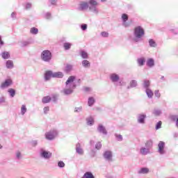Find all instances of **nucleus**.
<instances>
[{
  "instance_id": "1",
  "label": "nucleus",
  "mask_w": 178,
  "mask_h": 178,
  "mask_svg": "<svg viewBox=\"0 0 178 178\" xmlns=\"http://www.w3.org/2000/svg\"><path fill=\"white\" fill-rule=\"evenodd\" d=\"M98 2L97 0H89L88 2L81 1L79 3V10H87L89 9L92 13L95 15H98L99 13V10H98Z\"/></svg>"
},
{
  "instance_id": "2",
  "label": "nucleus",
  "mask_w": 178,
  "mask_h": 178,
  "mask_svg": "<svg viewBox=\"0 0 178 178\" xmlns=\"http://www.w3.org/2000/svg\"><path fill=\"white\" fill-rule=\"evenodd\" d=\"M40 58L43 62L49 63L52 60V52L48 49L44 50L41 53Z\"/></svg>"
},
{
  "instance_id": "3",
  "label": "nucleus",
  "mask_w": 178,
  "mask_h": 178,
  "mask_svg": "<svg viewBox=\"0 0 178 178\" xmlns=\"http://www.w3.org/2000/svg\"><path fill=\"white\" fill-rule=\"evenodd\" d=\"M58 134H59V132H58V130L52 129L45 133V138L49 141H52V140H55V138H56V136H58Z\"/></svg>"
},
{
  "instance_id": "4",
  "label": "nucleus",
  "mask_w": 178,
  "mask_h": 178,
  "mask_svg": "<svg viewBox=\"0 0 178 178\" xmlns=\"http://www.w3.org/2000/svg\"><path fill=\"white\" fill-rule=\"evenodd\" d=\"M134 37H144L145 35V31L144 30V28L141 26H138L134 28Z\"/></svg>"
},
{
  "instance_id": "5",
  "label": "nucleus",
  "mask_w": 178,
  "mask_h": 178,
  "mask_svg": "<svg viewBox=\"0 0 178 178\" xmlns=\"http://www.w3.org/2000/svg\"><path fill=\"white\" fill-rule=\"evenodd\" d=\"M39 152L41 158L44 159H49L52 156V153L45 150L44 148H40Z\"/></svg>"
},
{
  "instance_id": "6",
  "label": "nucleus",
  "mask_w": 178,
  "mask_h": 178,
  "mask_svg": "<svg viewBox=\"0 0 178 178\" xmlns=\"http://www.w3.org/2000/svg\"><path fill=\"white\" fill-rule=\"evenodd\" d=\"M165 142L161 140L158 143V151L157 152H159V154L160 155H165V154H166V150L165 149Z\"/></svg>"
},
{
  "instance_id": "7",
  "label": "nucleus",
  "mask_w": 178,
  "mask_h": 178,
  "mask_svg": "<svg viewBox=\"0 0 178 178\" xmlns=\"http://www.w3.org/2000/svg\"><path fill=\"white\" fill-rule=\"evenodd\" d=\"M145 119H147V114L140 113V114H138V115L137 122L140 124H145Z\"/></svg>"
},
{
  "instance_id": "8",
  "label": "nucleus",
  "mask_w": 178,
  "mask_h": 178,
  "mask_svg": "<svg viewBox=\"0 0 178 178\" xmlns=\"http://www.w3.org/2000/svg\"><path fill=\"white\" fill-rule=\"evenodd\" d=\"M97 131L100 133V134H103L104 136H108V131L106 128L102 125V124H99L97 126Z\"/></svg>"
},
{
  "instance_id": "9",
  "label": "nucleus",
  "mask_w": 178,
  "mask_h": 178,
  "mask_svg": "<svg viewBox=\"0 0 178 178\" xmlns=\"http://www.w3.org/2000/svg\"><path fill=\"white\" fill-rule=\"evenodd\" d=\"M110 80L112 83H118L120 80V76L116 73H113L110 74Z\"/></svg>"
},
{
  "instance_id": "10",
  "label": "nucleus",
  "mask_w": 178,
  "mask_h": 178,
  "mask_svg": "<svg viewBox=\"0 0 178 178\" xmlns=\"http://www.w3.org/2000/svg\"><path fill=\"white\" fill-rule=\"evenodd\" d=\"M51 77L54 78V72L51 70L46 71L44 73V81H49Z\"/></svg>"
},
{
  "instance_id": "11",
  "label": "nucleus",
  "mask_w": 178,
  "mask_h": 178,
  "mask_svg": "<svg viewBox=\"0 0 178 178\" xmlns=\"http://www.w3.org/2000/svg\"><path fill=\"white\" fill-rule=\"evenodd\" d=\"M12 80L10 79H6L4 82H3L1 85V88L2 90L5 88H8V87H10V86H12Z\"/></svg>"
},
{
  "instance_id": "12",
  "label": "nucleus",
  "mask_w": 178,
  "mask_h": 178,
  "mask_svg": "<svg viewBox=\"0 0 178 178\" xmlns=\"http://www.w3.org/2000/svg\"><path fill=\"white\" fill-rule=\"evenodd\" d=\"M75 150L78 155H84V150L81 148V145L79 143L76 145Z\"/></svg>"
},
{
  "instance_id": "13",
  "label": "nucleus",
  "mask_w": 178,
  "mask_h": 178,
  "mask_svg": "<svg viewBox=\"0 0 178 178\" xmlns=\"http://www.w3.org/2000/svg\"><path fill=\"white\" fill-rule=\"evenodd\" d=\"M103 156L104 159H106V161H112V152L109 150L105 151L103 154Z\"/></svg>"
},
{
  "instance_id": "14",
  "label": "nucleus",
  "mask_w": 178,
  "mask_h": 178,
  "mask_svg": "<svg viewBox=\"0 0 178 178\" xmlns=\"http://www.w3.org/2000/svg\"><path fill=\"white\" fill-rule=\"evenodd\" d=\"M74 80H76V76H70L65 82L66 88H69V86L73 81H74Z\"/></svg>"
},
{
  "instance_id": "15",
  "label": "nucleus",
  "mask_w": 178,
  "mask_h": 178,
  "mask_svg": "<svg viewBox=\"0 0 178 178\" xmlns=\"http://www.w3.org/2000/svg\"><path fill=\"white\" fill-rule=\"evenodd\" d=\"M151 150H149L148 148H147L146 147H142L140 149V154L141 155H148V154H150Z\"/></svg>"
},
{
  "instance_id": "16",
  "label": "nucleus",
  "mask_w": 178,
  "mask_h": 178,
  "mask_svg": "<svg viewBox=\"0 0 178 178\" xmlns=\"http://www.w3.org/2000/svg\"><path fill=\"white\" fill-rule=\"evenodd\" d=\"M146 66L150 68L154 67V66H155V60H154V58L147 59V60L146 61Z\"/></svg>"
},
{
  "instance_id": "17",
  "label": "nucleus",
  "mask_w": 178,
  "mask_h": 178,
  "mask_svg": "<svg viewBox=\"0 0 178 178\" xmlns=\"http://www.w3.org/2000/svg\"><path fill=\"white\" fill-rule=\"evenodd\" d=\"M138 86V83H137V81L135 79L131 80L129 82V86H127V90H130V88H135V87H137Z\"/></svg>"
},
{
  "instance_id": "18",
  "label": "nucleus",
  "mask_w": 178,
  "mask_h": 178,
  "mask_svg": "<svg viewBox=\"0 0 178 178\" xmlns=\"http://www.w3.org/2000/svg\"><path fill=\"white\" fill-rule=\"evenodd\" d=\"M33 44V40H24L21 42V47L22 48H26V47H29V45H31Z\"/></svg>"
},
{
  "instance_id": "19",
  "label": "nucleus",
  "mask_w": 178,
  "mask_h": 178,
  "mask_svg": "<svg viewBox=\"0 0 178 178\" xmlns=\"http://www.w3.org/2000/svg\"><path fill=\"white\" fill-rule=\"evenodd\" d=\"M64 76L62 72H53V79H63Z\"/></svg>"
},
{
  "instance_id": "20",
  "label": "nucleus",
  "mask_w": 178,
  "mask_h": 178,
  "mask_svg": "<svg viewBox=\"0 0 178 178\" xmlns=\"http://www.w3.org/2000/svg\"><path fill=\"white\" fill-rule=\"evenodd\" d=\"M170 120L172 122H175V126L178 129V115H170Z\"/></svg>"
},
{
  "instance_id": "21",
  "label": "nucleus",
  "mask_w": 178,
  "mask_h": 178,
  "mask_svg": "<svg viewBox=\"0 0 178 178\" xmlns=\"http://www.w3.org/2000/svg\"><path fill=\"white\" fill-rule=\"evenodd\" d=\"M154 147V141L152 140L149 139L146 141L145 143V147L147 148V149L151 151V149Z\"/></svg>"
},
{
  "instance_id": "22",
  "label": "nucleus",
  "mask_w": 178,
  "mask_h": 178,
  "mask_svg": "<svg viewBox=\"0 0 178 178\" xmlns=\"http://www.w3.org/2000/svg\"><path fill=\"white\" fill-rule=\"evenodd\" d=\"M149 172V169L147 168H142L138 171V175H147Z\"/></svg>"
},
{
  "instance_id": "23",
  "label": "nucleus",
  "mask_w": 178,
  "mask_h": 178,
  "mask_svg": "<svg viewBox=\"0 0 178 178\" xmlns=\"http://www.w3.org/2000/svg\"><path fill=\"white\" fill-rule=\"evenodd\" d=\"M81 178H95L92 172L88 171L84 173Z\"/></svg>"
},
{
  "instance_id": "24",
  "label": "nucleus",
  "mask_w": 178,
  "mask_h": 178,
  "mask_svg": "<svg viewBox=\"0 0 178 178\" xmlns=\"http://www.w3.org/2000/svg\"><path fill=\"white\" fill-rule=\"evenodd\" d=\"M1 56L3 59H9V58H10V53L8 51H3L1 53Z\"/></svg>"
},
{
  "instance_id": "25",
  "label": "nucleus",
  "mask_w": 178,
  "mask_h": 178,
  "mask_svg": "<svg viewBox=\"0 0 178 178\" xmlns=\"http://www.w3.org/2000/svg\"><path fill=\"white\" fill-rule=\"evenodd\" d=\"M145 62H146L145 58L144 57L139 58L137 60L138 66H144V65H145Z\"/></svg>"
},
{
  "instance_id": "26",
  "label": "nucleus",
  "mask_w": 178,
  "mask_h": 178,
  "mask_svg": "<svg viewBox=\"0 0 178 178\" xmlns=\"http://www.w3.org/2000/svg\"><path fill=\"white\" fill-rule=\"evenodd\" d=\"M79 54L80 56H81L83 59H88V53H87V51L84 50H80Z\"/></svg>"
},
{
  "instance_id": "27",
  "label": "nucleus",
  "mask_w": 178,
  "mask_h": 178,
  "mask_svg": "<svg viewBox=\"0 0 178 178\" xmlns=\"http://www.w3.org/2000/svg\"><path fill=\"white\" fill-rule=\"evenodd\" d=\"M143 88H145V90H148L149 89V86H151V82H149V80L147 79H145L143 81Z\"/></svg>"
},
{
  "instance_id": "28",
  "label": "nucleus",
  "mask_w": 178,
  "mask_h": 178,
  "mask_svg": "<svg viewBox=\"0 0 178 178\" xmlns=\"http://www.w3.org/2000/svg\"><path fill=\"white\" fill-rule=\"evenodd\" d=\"M51 101H52V97L50 96H45L42 99V104H49V102H51Z\"/></svg>"
},
{
  "instance_id": "29",
  "label": "nucleus",
  "mask_w": 178,
  "mask_h": 178,
  "mask_svg": "<svg viewBox=\"0 0 178 178\" xmlns=\"http://www.w3.org/2000/svg\"><path fill=\"white\" fill-rule=\"evenodd\" d=\"M94 104H95V99L92 97H88V106H93Z\"/></svg>"
},
{
  "instance_id": "30",
  "label": "nucleus",
  "mask_w": 178,
  "mask_h": 178,
  "mask_svg": "<svg viewBox=\"0 0 178 178\" xmlns=\"http://www.w3.org/2000/svg\"><path fill=\"white\" fill-rule=\"evenodd\" d=\"M86 124L88 126H93L94 125V118L92 117H88L86 118Z\"/></svg>"
},
{
  "instance_id": "31",
  "label": "nucleus",
  "mask_w": 178,
  "mask_h": 178,
  "mask_svg": "<svg viewBox=\"0 0 178 178\" xmlns=\"http://www.w3.org/2000/svg\"><path fill=\"white\" fill-rule=\"evenodd\" d=\"M82 66L85 67V69H88V67L91 66V63L88 60H82Z\"/></svg>"
},
{
  "instance_id": "32",
  "label": "nucleus",
  "mask_w": 178,
  "mask_h": 178,
  "mask_svg": "<svg viewBox=\"0 0 178 178\" xmlns=\"http://www.w3.org/2000/svg\"><path fill=\"white\" fill-rule=\"evenodd\" d=\"M8 92L10 98H14L15 95H16V90H15L14 88H9L8 90Z\"/></svg>"
},
{
  "instance_id": "33",
  "label": "nucleus",
  "mask_w": 178,
  "mask_h": 178,
  "mask_svg": "<svg viewBox=\"0 0 178 178\" xmlns=\"http://www.w3.org/2000/svg\"><path fill=\"white\" fill-rule=\"evenodd\" d=\"M73 70V65L70 64H67L65 67V73H70Z\"/></svg>"
},
{
  "instance_id": "34",
  "label": "nucleus",
  "mask_w": 178,
  "mask_h": 178,
  "mask_svg": "<svg viewBox=\"0 0 178 178\" xmlns=\"http://www.w3.org/2000/svg\"><path fill=\"white\" fill-rule=\"evenodd\" d=\"M6 66L7 69H13V61L12 60H8L6 62Z\"/></svg>"
},
{
  "instance_id": "35",
  "label": "nucleus",
  "mask_w": 178,
  "mask_h": 178,
  "mask_svg": "<svg viewBox=\"0 0 178 178\" xmlns=\"http://www.w3.org/2000/svg\"><path fill=\"white\" fill-rule=\"evenodd\" d=\"M72 43L65 42L63 43V48L65 51H69V49L72 48Z\"/></svg>"
},
{
  "instance_id": "36",
  "label": "nucleus",
  "mask_w": 178,
  "mask_h": 178,
  "mask_svg": "<svg viewBox=\"0 0 178 178\" xmlns=\"http://www.w3.org/2000/svg\"><path fill=\"white\" fill-rule=\"evenodd\" d=\"M152 114L155 116H161V115L162 114V110L154 108L152 111Z\"/></svg>"
},
{
  "instance_id": "37",
  "label": "nucleus",
  "mask_w": 178,
  "mask_h": 178,
  "mask_svg": "<svg viewBox=\"0 0 178 178\" xmlns=\"http://www.w3.org/2000/svg\"><path fill=\"white\" fill-rule=\"evenodd\" d=\"M146 95H147L148 98L151 99L154 97V92L151 89H146L145 90Z\"/></svg>"
},
{
  "instance_id": "38",
  "label": "nucleus",
  "mask_w": 178,
  "mask_h": 178,
  "mask_svg": "<svg viewBox=\"0 0 178 178\" xmlns=\"http://www.w3.org/2000/svg\"><path fill=\"white\" fill-rule=\"evenodd\" d=\"M63 92L65 95H70V94H73V89H71L70 88H67L63 90Z\"/></svg>"
},
{
  "instance_id": "39",
  "label": "nucleus",
  "mask_w": 178,
  "mask_h": 178,
  "mask_svg": "<svg viewBox=\"0 0 178 178\" xmlns=\"http://www.w3.org/2000/svg\"><path fill=\"white\" fill-rule=\"evenodd\" d=\"M149 45L151 47V48H156V42L154 39H149Z\"/></svg>"
},
{
  "instance_id": "40",
  "label": "nucleus",
  "mask_w": 178,
  "mask_h": 178,
  "mask_svg": "<svg viewBox=\"0 0 178 178\" xmlns=\"http://www.w3.org/2000/svg\"><path fill=\"white\" fill-rule=\"evenodd\" d=\"M26 112H27V107H26V105L23 104L21 107V115L24 116V115H26Z\"/></svg>"
},
{
  "instance_id": "41",
  "label": "nucleus",
  "mask_w": 178,
  "mask_h": 178,
  "mask_svg": "<svg viewBox=\"0 0 178 178\" xmlns=\"http://www.w3.org/2000/svg\"><path fill=\"white\" fill-rule=\"evenodd\" d=\"M30 33H31V34L35 35L38 34V29H37L35 27H33L31 29Z\"/></svg>"
},
{
  "instance_id": "42",
  "label": "nucleus",
  "mask_w": 178,
  "mask_h": 178,
  "mask_svg": "<svg viewBox=\"0 0 178 178\" xmlns=\"http://www.w3.org/2000/svg\"><path fill=\"white\" fill-rule=\"evenodd\" d=\"M122 22H127V20H129V15L126 13H123L122 15Z\"/></svg>"
},
{
  "instance_id": "43",
  "label": "nucleus",
  "mask_w": 178,
  "mask_h": 178,
  "mask_svg": "<svg viewBox=\"0 0 178 178\" xmlns=\"http://www.w3.org/2000/svg\"><path fill=\"white\" fill-rule=\"evenodd\" d=\"M135 38H134L133 39H132V41H133V42H134L135 44H137V43H138V42H140V41H141V39L143 38H141V37H137V36H134Z\"/></svg>"
},
{
  "instance_id": "44",
  "label": "nucleus",
  "mask_w": 178,
  "mask_h": 178,
  "mask_svg": "<svg viewBox=\"0 0 178 178\" xmlns=\"http://www.w3.org/2000/svg\"><path fill=\"white\" fill-rule=\"evenodd\" d=\"M83 111V106H79V107H75L74 112V113H80V112Z\"/></svg>"
},
{
  "instance_id": "45",
  "label": "nucleus",
  "mask_w": 178,
  "mask_h": 178,
  "mask_svg": "<svg viewBox=\"0 0 178 178\" xmlns=\"http://www.w3.org/2000/svg\"><path fill=\"white\" fill-rule=\"evenodd\" d=\"M161 127H162V121H159L156 124L155 129L156 130H159V129H161Z\"/></svg>"
},
{
  "instance_id": "46",
  "label": "nucleus",
  "mask_w": 178,
  "mask_h": 178,
  "mask_svg": "<svg viewBox=\"0 0 178 178\" xmlns=\"http://www.w3.org/2000/svg\"><path fill=\"white\" fill-rule=\"evenodd\" d=\"M10 17L13 20H16L17 19V13L13 12L10 15Z\"/></svg>"
},
{
  "instance_id": "47",
  "label": "nucleus",
  "mask_w": 178,
  "mask_h": 178,
  "mask_svg": "<svg viewBox=\"0 0 178 178\" xmlns=\"http://www.w3.org/2000/svg\"><path fill=\"white\" fill-rule=\"evenodd\" d=\"M102 37H104V38H108L109 37V33L106 31H103L101 33Z\"/></svg>"
},
{
  "instance_id": "48",
  "label": "nucleus",
  "mask_w": 178,
  "mask_h": 178,
  "mask_svg": "<svg viewBox=\"0 0 178 178\" xmlns=\"http://www.w3.org/2000/svg\"><path fill=\"white\" fill-rule=\"evenodd\" d=\"M101 148H102V144L101 142H97L95 145V149L99 150L101 149Z\"/></svg>"
},
{
  "instance_id": "49",
  "label": "nucleus",
  "mask_w": 178,
  "mask_h": 178,
  "mask_svg": "<svg viewBox=\"0 0 178 178\" xmlns=\"http://www.w3.org/2000/svg\"><path fill=\"white\" fill-rule=\"evenodd\" d=\"M30 144L32 147H37V145H38V140H31Z\"/></svg>"
},
{
  "instance_id": "50",
  "label": "nucleus",
  "mask_w": 178,
  "mask_h": 178,
  "mask_svg": "<svg viewBox=\"0 0 178 178\" xmlns=\"http://www.w3.org/2000/svg\"><path fill=\"white\" fill-rule=\"evenodd\" d=\"M16 155V159H22V153L19 151L16 152L15 153Z\"/></svg>"
},
{
  "instance_id": "51",
  "label": "nucleus",
  "mask_w": 178,
  "mask_h": 178,
  "mask_svg": "<svg viewBox=\"0 0 178 178\" xmlns=\"http://www.w3.org/2000/svg\"><path fill=\"white\" fill-rule=\"evenodd\" d=\"M87 27H88L87 24H81V29L82 30V31H86V30H87Z\"/></svg>"
},
{
  "instance_id": "52",
  "label": "nucleus",
  "mask_w": 178,
  "mask_h": 178,
  "mask_svg": "<svg viewBox=\"0 0 178 178\" xmlns=\"http://www.w3.org/2000/svg\"><path fill=\"white\" fill-rule=\"evenodd\" d=\"M115 137L118 141H123V136L122 135H118L115 134Z\"/></svg>"
},
{
  "instance_id": "53",
  "label": "nucleus",
  "mask_w": 178,
  "mask_h": 178,
  "mask_svg": "<svg viewBox=\"0 0 178 178\" xmlns=\"http://www.w3.org/2000/svg\"><path fill=\"white\" fill-rule=\"evenodd\" d=\"M58 168H65V163L62 161H60L58 162Z\"/></svg>"
},
{
  "instance_id": "54",
  "label": "nucleus",
  "mask_w": 178,
  "mask_h": 178,
  "mask_svg": "<svg viewBox=\"0 0 178 178\" xmlns=\"http://www.w3.org/2000/svg\"><path fill=\"white\" fill-rule=\"evenodd\" d=\"M76 87H77V85L75 83H73L71 85L70 84L68 88H70L71 90H74Z\"/></svg>"
},
{
  "instance_id": "55",
  "label": "nucleus",
  "mask_w": 178,
  "mask_h": 178,
  "mask_svg": "<svg viewBox=\"0 0 178 178\" xmlns=\"http://www.w3.org/2000/svg\"><path fill=\"white\" fill-rule=\"evenodd\" d=\"M154 95L156 98H161V92H159V90H155Z\"/></svg>"
},
{
  "instance_id": "56",
  "label": "nucleus",
  "mask_w": 178,
  "mask_h": 178,
  "mask_svg": "<svg viewBox=\"0 0 178 178\" xmlns=\"http://www.w3.org/2000/svg\"><path fill=\"white\" fill-rule=\"evenodd\" d=\"M51 13H46L44 14L45 19H51Z\"/></svg>"
},
{
  "instance_id": "57",
  "label": "nucleus",
  "mask_w": 178,
  "mask_h": 178,
  "mask_svg": "<svg viewBox=\"0 0 178 178\" xmlns=\"http://www.w3.org/2000/svg\"><path fill=\"white\" fill-rule=\"evenodd\" d=\"M122 26L125 28L130 27V24L126 21L125 22H122Z\"/></svg>"
},
{
  "instance_id": "58",
  "label": "nucleus",
  "mask_w": 178,
  "mask_h": 178,
  "mask_svg": "<svg viewBox=\"0 0 178 178\" xmlns=\"http://www.w3.org/2000/svg\"><path fill=\"white\" fill-rule=\"evenodd\" d=\"M51 100L53 101V102H56V101H58V97L56 96V95H54L52 96Z\"/></svg>"
},
{
  "instance_id": "59",
  "label": "nucleus",
  "mask_w": 178,
  "mask_h": 178,
  "mask_svg": "<svg viewBox=\"0 0 178 178\" xmlns=\"http://www.w3.org/2000/svg\"><path fill=\"white\" fill-rule=\"evenodd\" d=\"M172 34H175V35L178 34V29H170V30Z\"/></svg>"
},
{
  "instance_id": "60",
  "label": "nucleus",
  "mask_w": 178,
  "mask_h": 178,
  "mask_svg": "<svg viewBox=\"0 0 178 178\" xmlns=\"http://www.w3.org/2000/svg\"><path fill=\"white\" fill-rule=\"evenodd\" d=\"M44 113L47 114L49 112V106H46L43 108Z\"/></svg>"
},
{
  "instance_id": "61",
  "label": "nucleus",
  "mask_w": 178,
  "mask_h": 178,
  "mask_svg": "<svg viewBox=\"0 0 178 178\" xmlns=\"http://www.w3.org/2000/svg\"><path fill=\"white\" fill-rule=\"evenodd\" d=\"M6 101V99L5 98V97H0V104H4Z\"/></svg>"
},
{
  "instance_id": "62",
  "label": "nucleus",
  "mask_w": 178,
  "mask_h": 178,
  "mask_svg": "<svg viewBox=\"0 0 178 178\" xmlns=\"http://www.w3.org/2000/svg\"><path fill=\"white\" fill-rule=\"evenodd\" d=\"M26 9H31V3H27L25 6Z\"/></svg>"
},
{
  "instance_id": "63",
  "label": "nucleus",
  "mask_w": 178,
  "mask_h": 178,
  "mask_svg": "<svg viewBox=\"0 0 178 178\" xmlns=\"http://www.w3.org/2000/svg\"><path fill=\"white\" fill-rule=\"evenodd\" d=\"M51 5H56L57 0H49Z\"/></svg>"
},
{
  "instance_id": "64",
  "label": "nucleus",
  "mask_w": 178,
  "mask_h": 178,
  "mask_svg": "<svg viewBox=\"0 0 178 178\" xmlns=\"http://www.w3.org/2000/svg\"><path fill=\"white\" fill-rule=\"evenodd\" d=\"M5 42H3V41L2 40V37L0 36V48L1 47H3Z\"/></svg>"
}]
</instances>
